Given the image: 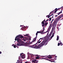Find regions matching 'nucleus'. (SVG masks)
<instances>
[{
	"label": "nucleus",
	"instance_id": "obj_9",
	"mask_svg": "<svg viewBox=\"0 0 63 63\" xmlns=\"http://www.w3.org/2000/svg\"><path fill=\"white\" fill-rule=\"evenodd\" d=\"M32 62H33V63H38V61H37L35 59V60H32Z\"/></svg>",
	"mask_w": 63,
	"mask_h": 63
},
{
	"label": "nucleus",
	"instance_id": "obj_52",
	"mask_svg": "<svg viewBox=\"0 0 63 63\" xmlns=\"http://www.w3.org/2000/svg\"><path fill=\"white\" fill-rule=\"evenodd\" d=\"M50 13H51V12H50V13L49 14V15H50Z\"/></svg>",
	"mask_w": 63,
	"mask_h": 63
},
{
	"label": "nucleus",
	"instance_id": "obj_58",
	"mask_svg": "<svg viewBox=\"0 0 63 63\" xmlns=\"http://www.w3.org/2000/svg\"><path fill=\"white\" fill-rule=\"evenodd\" d=\"M59 8L58 9V10H59Z\"/></svg>",
	"mask_w": 63,
	"mask_h": 63
},
{
	"label": "nucleus",
	"instance_id": "obj_45",
	"mask_svg": "<svg viewBox=\"0 0 63 63\" xmlns=\"http://www.w3.org/2000/svg\"><path fill=\"white\" fill-rule=\"evenodd\" d=\"M23 45V44H21V45L20 46H22Z\"/></svg>",
	"mask_w": 63,
	"mask_h": 63
},
{
	"label": "nucleus",
	"instance_id": "obj_59",
	"mask_svg": "<svg viewBox=\"0 0 63 63\" xmlns=\"http://www.w3.org/2000/svg\"><path fill=\"white\" fill-rule=\"evenodd\" d=\"M16 46L17 47H18L17 46Z\"/></svg>",
	"mask_w": 63,
	"mask_h": 63
},
{
	"label": "nucleus",
	"instance_id": "obj_6",
	"mask_svg": "<svg viewBox=\"0 0 63 63\" xmlns=\"http://www.w3.org/2000/svg\"><path fill=\"white\" fill-rule=\"evenodd\" d=\"M56 23H57V20H54V22L52 24V25L51 26H53V27L55 25V26L56 25Z\"/></svg>",
	"mask_w": 63,
	"mask_h": 63
},
{
	"label": "nucleus",
	"instance_id": "obj_46",
	"mask_svg": "<svg viewBox=\"0 0 63 63\" xmlns=\"http://www.w3.org/2000/svg\"><path fill=\"white\" fill-rule=\"evenodd\" d=\"M28 54H29V53H28Z\"/></svg>",
	"mask_w": 63,
	"mask_h": 63
},
{
	"label": "nucleus",
	"instance_id": "obj_33",
	"mask_svg": "<svg viewBox=\"0 0 63 63\" xmlns=\"http://www.w3.org/2000/svg\"><path fill=\"white\" fill-rule=\"evenodd\" d=\"M42 24H45V23L44 22H43V21L42 22Z\"/></svg>",
	"mask_w": 63,
	"mask_h": 63
},
{
	"label": "nucleus",
	"instance_id": "obj_34",
	"mask_svg": "<svg viewBox=\"0 0 63 63\" xmlns=\"http://www.w3.org/2000/svg\"><path fill=\"white\" fill-rule=\"evenodd\" d=\"M41 38V39H42V40H43V39H44V40H45V39H45V38L43 39V38Z\"/></svg>",
	"mask_w": 63,
	"mask_h": 63
},
{
	"label": "nucleus",
	"instance_id": "obj_42",
	"mask_svg": "<svg viewBox=\"0 0 63 63\" xmlns=\"http://www.w3.org/2000/svg\"><path fill=\"white\" fill-rule=\"evenodd\" d=\"M47 20H46V21H45V22H46V23L47 22Z\"/></svg>",
	"mask_w": 63,
	"mask_h": 63
},
{
	"label": "nucleus",
	"instance_id": "obj_18",
	"mask_svg": "<svg viewBox=\"0 0 63 63\" xmlns=\"http://www.w3.org/2000/svg\"><path fill=\"white\" fill-rule=\"evenodd\" d=\"M49 38H50V37H49V36H48V38L47 39L46 38L45 39V40H47H47H48L49 39Z\"/></svg>",
	"mask_w": 63,
	"mask_h": 63
},
{
	"label": "nucleus",
	"instance_id": "obj_48",
	"mask_svg": "<svg viewBox=\"0 0 63 63\" xmlns=\"http://www.w3.org/2000/svg\"><path fill=\"white\" fill-rule=\"evenodd\" d=\"M47 20V21H48V20H49V19H48Z\"/></svg>",
	"mask_w": 63,
	"mask_h": 63
},
{
	"label": "nucleus",
	"instance_id": "obj_21",
	"mask_svg": "<svg viewBox=\"0 0 63 63\" xmlns=\"http://www.w3.org/2000/svg\"><path fill=\"white\" fill-rule=\"evenodd\" d=\"M47 23H46V22H45V23L44 24V25L45 26H47Z\"/></svg>",
	"mask_w": 63,
	"mask_h": 63
},
{
	"label": "nucleus",
	"instance_id": "obj_25",
	"mask_svg": "<svg viewBox=\"0 0 63 63\" xmlns=\"http://www.w3.org/2000/svg\"><path fill=\"white\" fill-rule=\"evenodd\" d=\"M60 44L61 45V46H62V45H63V44H62V43L61 42L60 43Z\"/></svg>",
	"mask_w": 63,
	"mask_h": 63
},
{
	"label": "nucleus",
	"instance_id": "obj_15",
	"mask_svg": "<svg viewBox=\"0 0 63 63\" xmlns=\"http://www.w3.org/2000/svg\"><path fill=\"white\" fill-rule=\"evenodd\" d=\"M40 58V57L39 56H38V57H36L35 58V59H39Z\"/></svg>",
	"mask_w": 63,
	"mask_h": 63
},
{
	"label": "nucleus",
	"instance_id": "obj_54",
	"mask_svg": "<svg viewBox=\"0 0 63 63\" xmlns=\"http://www.w3.org/2000/svg\"><path fill=\"white\" fill-rule=\"evenodd\" d=\"M52 16H53V14H52Z\"/></svg>",
	"mask_w": 63,
	"mask_h": 63
},
{
	"label": "nucleus",
	"instance_id": "obj_24",
	"mask_svg": "<svg viewBox=\"0 0 63 63\" xmlns=\"http://www.w3.org/2000/svg\"><path fill=\"white\" fill-rule=\"evenodd\" d=\"M54 20V19H52V21H51V23H52V21H53V20Z\"/></svg>",
	"mask_w": 63,
	"mask_h": 63
},
{
	"label": "nucleus",
	"instance_id": "obj_62",
	"mask_svg": "<svg viewBox=\"0 0 63 63\" xmlns=\"http://www.w3.org/2000/svg\"><path fill=\"white\" fill-rule=\"evenodd\" d=\"M45 19H44V20H45Z\"/></svg>",
	"mask_w": 63,
	"mask_h": 63
},
{
	"label": "nucleus",
	"instance_id": "obj_47",
	"mask_svg": "<svg viewBox=\"0 0 63 63\" xmlns=\"http://www.w3.org/2000/svg\"><path fill=\"white\" fill-rule=\"evenodd\" d=\"M55 58H57V56H55Z\"/></svg>",
	"mask_w": 63,
	"mask_h": 63
},
{
	"label": "nucleus",
	"instance_id": "obj_31",
	"mask_svg": "<svg viewBox=\"0 0 63 63\" xmlns=\"http://www.w3.org/2000/svg\"><path fill=\"white\" fill-rule=\"evenodd\" d=\"M46 56H41V57H46Z\"/></svg>",
	"mask_w": 63,
	"mask_h": 63
},
{
	"label": "nucleus",
	"instance_id": "obj_11",
	"mask_svg": "<svg viewBox=\"0 0 63 63\" xmlns=\"http://www.w3.org/2000/svg\"><path fill=\"white\" fill-rule=\"evenodd\" d=\"M22 54L21 53L20 55V56L22 58H23V59H24V58H25V56L24 55H22V54Z\"/></svg>",
	"mask_w": 63,
	"mask_h": 63
},
{
	"label": "nucleus",
	"instance_id": "obj_16",
	"mask_svg": "<svg viewBox=\"0 0 63 63\" xmlns=\"http://www.w3.org/2000/svg\"><path fill=\"white\" fill-rule=\"evenodd\" d=\"M48 17V18H49L50 17V15H47V16H46V17Z\"/></svg>",
	"mask_w": 63,
	"mask_h": 63
},
{
	"label": "nucleus",
	"instance_id": "obj_20",
	"mask_svg": "<svg viewBox=\"0 0 63 63\" xmlns=\"http://www.w3.org/2000/svg\"><path fill=\"white\" fill-rule=\"evenodd\" d=\"M53 36H51V37H50V38H51V39H49V41H50V40L52 38V37H53Z\"/></svg>",
	"mask_w": 63,
	"mask_h": 63
},
{
	"label": "nucleus",
	"instance_id": "obj_2",
	"mask_svg": "<svg viewBox=\"0 0 63 63\" xmlns=\"http://www.w3.org/2000/svg\"><path fill=\"white\" fill-rule=\"evenodd\" d=\"M20 39L23 38V37L21 35H19L17 36L16 37L15 40L16 41H17V42L19 44H22V40L20 39Z\"/></svg>",
	"mask_w": 63,
	"mask_h": 63
},
{
	"label": "nucleus",
	"instance_id": "obj_29",
	"mask_svg": "<svg viewBox=\"0 0 63 63\" xmlns=\"http://www.w3.org/2000/svg\"><path fill=\"white\" fill-rule=\"evenodd\" d=\"M26 28V27L25 26H24L22 28H23V29H25Z\"/></svg>",
	"mask_w": 63,
	"mask_h": 63
},
{
	"label": "nucleus",
	"instance_id": "obj_55",
	"mask_svg": "<svg viewBox=\"0 0 63 63\" xmlns=\"http://www.w3.org/2000/svg\"><path fill=\"white\" fill-rule=\"evenodd\" d=\"M52 15H50V16H52Z\"/></svg>",
	"mask_w": 63,
	"mask_h": 63
},
{
	"label": "nucleus",
	"instance_id": "obj_8",
	"mask_svg": "<svg viewBox=\"0 0 63 63\" xmlns=\"http://www.w3.org/2000/svg\"><path fill=\"white\" fill-rule=\"evenodd\" d=\"M55 10H54L53 11H52L51 12V13H53V12H54V13H56V12L58 11V9H57V8H56L55 9Z\"/></svg>",
	"mask_w": 63,
	"mask_h": 63
},
{
	"label": "nucleus",
	"instance_id": "obj_36",
	"mask_svg": "<svg viewBox=\"0 0 63 63\" xmlns=\"http://www.w3.org/2000/svg\"><path fill=\"white\" fill-rule=\"evenodd\" d=\"M49 31L47 33V35H48V33H49Z\"/></svg>",
	"mask_w": 63,
	"mask_h": 63
},
{
	"label": "nucleus",
	"instance_id": "obj_43",
	"mask_svg": "<svg viewBox=\"0 0 63 63\" xmlns=\"http://www.w3.org/2000/svg\"><path fill=\"white\" fill-rule=\"evenodd\" d=\"M58 16V15H56V16H55V17H56V16Z\"/></svg>",
	"mask_w": 63,
	"mask_h": 63
},
{
	"label": "nucleus",
	"instance_id": "obj_1",
	"mask_svg": "<svg viewBox=\"0 0 63 63\" xmlns=\"http://www.w3.org/2000/svg\"><path fill=\"white\" fill-rule=\"evenodd\" d=\"M47 39H45L44 40L43 42H41L40 44H38V45H36L35 46L33 47L34 48H40L41 47H42V46H44L45 44L47 43Z\"/></svg>",
	"mask_w": 63,
	"mask_h": 63
},
{
	"label": "nucleus",
	"instance_id": "obj_41",
	"mask_svg": "<svg viewBox=\"0 0 63 63\" xmlns=\"http://www.w3.org/2000/svg\"><path fill=\"white\" fill-rule=\"evenodd\" d=\"M36 56H38V55H36Z\"/></svg>",
	"mask_w": 63,
	"mask_h": 63
},
{
	"label": "nucleus",
	"instance_id": "obj_35",
	"mask_svg": "<svg viewBox=\"0 0 63 63\" xmlns=\"http://www.w3.org/2000/svg\"><path fill=\"white\" fill-rule=\"evenodd\" d=\"M54 32H53V34H52V36H54Z\"/></svg>",
	"mask_w": 63,
	"mask_h": 63
},
{
	"label": "nucleus",
	"instance_id": "obj_61",
	"mask_svg": "<svg viewBox=\"0 0 63 63\" xmlns=\"http://www.w3.org/2000/svg\"><path fill=\"white\" fill-rule=\"evenodd\" d=\"M59 42H61V41H59Z\"/></svg>",
	"mask_w": 63,
	"mask_h": 63
},
{
	"label": "nucleus",
	"instance_id": "obj_60",
	"mask_svg": "<svg viewBox=\"0 0 63 63\" xmlns=\"http://www.w3.org/2000/svg\"><path fill=\"white\" fill-rule=\"evenodd\" d=\"M18 60H17V62H18Z\"/></svg>",
	"mask_w": 63,
	"mask_h": 63
},
{
	"label": "nucleus",
	"instance_id": "obj_40",
	"mask_svg": "<svg viewBox=\"0 0 63 63\" xmlns=\"http://www.w3.org/2000/svg\"><path fill=\"white\" fill-rule=\"evenodd\" d=\"M1 53H2V52H1V51H0V54H1Z\"/></svg>",
	"mask_w": 63,
	"mask_h": 63
},
{
	"label": "nucleus",
	"instance_id": "obj_30",
	"mask_svg": "<svg viewBox=\"0 0 63 63\" xmlns=\"http://www.w3.org/2000/svg\"><path fill=\"white\" fill-rule=\"evenodd\" d=\"M14 48H16V45H14Z\"/></svg>",
	"mask_w": 63,
	"mask_h": 63
},
{
	"label": "nucleus",
	"instance_id": "obj_7",
	"mask_svg": "<svg viewBox=\"0 0 63 63\" xmlns=\"http://www.w3.org/2000/svg\"><path fill=\"white\" fill-rule=\"evenodd\" d=\"M36 37H37L36 36V37L34 38L33 39V40L32 41V42H30V44H32V43H33V42H35V41H36V39H37Z\"/></svg>",
	"mask_w": 63,
	"mask_h": 63
},
{
	"label": "nucleus",
	"instance_id": "obj_28",
	"mask_svg": "<svg viewBox=\"0 0 63 63\" xmlns=\"http://www.w3.org/2000/svg\"><path fill=\"white\" fill-rule=\"evenodd\" d=\"M24 36H28V34H26V35H24Z\"/></svg>",
	"mask_w": 63,
	"mask_h": 63
},
{
	"label": "nucleus",
	"instance_id": "obj_19",
	"mask_svg": "<svg viewBox=\"0 0 63 63\" xmlns=\"http://www.w3.org/2000/svg\"><path fill=\"white\" fill-rule=\"evenodd\" d=\"M59 37H58V36H57V41H58V40H59Z\"/></svg>",
	"mask_w": 63,
	"mask_h": 63
},
{
	"label": "nucleus",
	"instance_id": "obj_63",
	"mask_svg": "<svg viewBox=\"0 0 63 63\" xmlns=\"http://www.w3.org/2000/svg\"><path fill=\"white\" fill-rule=\"evenodd\" d=\"M31 56H32V55Z\"/></svg>",
	"mask_w": 63,
	"mask_h": 63
},
{
	"label": "nucleus",
	"instance_id": "obj_3",
	"mask_svg": "<svg viewBox=\"0 0 63 63\" xmlns=\"http://www.w3.org/2000/svg\"><path fill=\"white\" fill-rule=\"evenodd\" d=\"M48 57V58H49V59H47V60H48V61H50V62H54V61H53L52 60H53V59H51L50 58H52V57L51 56L49 55L47 56V57H46V58H41V59H47V57Z\"/></svg>",
	"mask_w": 63,
	"mask_h": 63
},
{
	"label": "nucleus",
	"instance_id": "obj_5",
	"mask_svg": "<svg viewBox=\"0 0 63 63\" xmlns=\"http://www.w3.org/2000/svg\"><path fill=\"white\" fill-rule=\"evenodd\" d=\"M41 39L42 38H40V39L38 40L37 43L35 44L34 45H33V47H35V46L36 45H39V44H40V43L41 42V41H40V40H41Z\"/></svg>",
	"mask_w": 63,
	"mask_h": 63
},
{
	"label": "nucleus",
	"instance_id": "obj_10",
	"mask_svg": "<svg viewBox=\"0 0 63 63\" xmlns=\"http://www.w3.org/2000/svg\"><path fill=\"white\" fill-rule=\"evenodd\" d=\"M51 24H50V26H49V27L48 28V31H47V32H43V34H45V33H47V32H48V30H49V29H50L51 28Z\"/></svg>",
	"mask_w": 63,
	"mask_h": 63
},
{
	"label": "nucleus",
	"instance_id": "obj_37",
	"mask_svg": "<svg viewBox=\"0 0 63 63\" xmlns=\"http://www.w3.org/2000/svg\"><path fill=\"white\" fill-rule=\"evenodd\" d=\"M25 63H29L28 62H26Z\"/></svg>",
	"mask_w": 63,
	"mask_h": 63
},
{
	"label": "nucleus",
	"instance_id": "obj_27",
	"mask_svg": "<svg viewBox=\"0 0 63 63\" xmlns=\"http://www.w3.org/2000/svg\"><path fill=\"white\" fill-rule=\"evenodd\" d=\"M52 18L51 17L49 18V21H50V20H51Z\"/></svg>",
	"mask_w": 63,
	"mask_h": 63
},
{
	"label": "nucleus",
	"instance_id": "obj_53",
	"mask_svg": "<svg viewBox=\"0 0 63 63\" xmlns=\"http://www.w3.org/2000/svg\"><path fill=\"white\" fill-rule=\"evenodd\" d=\"M52 18H53V16H52Z\"/></svg>",
	"mask_w": 63,
	"mask_h": 63
},
{
	"label": "nucleus",
	"instance_id": "obj_57",
	"mask_svg": "<svg viewBox=\"0 0 63 63\" xmlns=\"http://www.w3.org/2000/svg\"><path fill=\"white\" fill-rule=\"evenodd\" d=\"M14 45H12V46H14Z\"/></svg>",
	"mask_w": 63,
	"mask_h": 63
},
{
	"label": "nucleus",
	"instance_id": "obj_38",
	"mask_svg": "<svg viewBox=\"0 0 63 63\" xmlns=\"http://www.w3.org/2000/svg\"><path fill=\"white\" fill-rule=\"evenodd\" d=\"M52 30H53V31L54 30V29H53V27L52 28Z\"/></svg>",
	"mask_w": 63,
	"mask_h": 63
},
{
	"label": "nucleus",
	"instance_id": "obj_23",
	"mask_svg": "<svg viewBox=\"0 0 63 63\" xmlns=\"http://www.w3.org/2000/svg\"><path fill=\"white\" fill-rule=\"evenodd\" d=\"M17 45L18 46H20V44H19V43H17Z\"/></svg>",
	"mask_w": 63,
	"mask_h": 63
},
{
	"label": "nucleus",
	"instance_id": "obj_13",
	"mask_svg": "<svg viewBox=\"0 0 63 63\" xmlns=\"http://www.w3.org/2000/svg\"><path fill=\"white\" fill-rule=\"evenodd\" d=\"M51 34H52V32H51L50 33V34H49V36L48 37H50L51 36Z\"/></svg>",
	"mask_w": 63,
	"mask_h": 63
},
{
	"label": "nucleus",
	"instance_id": "obj_22",
	"mask_svg": "<svg viewBox=\"0 0 63 63\" xmlns=\"http://www.w3.org/2000/svg\"><path fill=\"white\" fill-rule=\"evenodd\" d=\"M42 26H44V28H45V24H42Z\"/></svg>",
	"mask_w": 63,
	"mask_h": 63
},
{
	"label": "nucleus",
	"instance_id": "obj_4",
	"mask_svg": "<svg viewBox=\"0 0 63 63\" xmlns=\"http://www.w3.org/2000/svg\"><path fill=\"white\" fill-rule=\"evenodd\" d=\"M44 27V28H43V31H42L41 32H37L36 34V37H37V35H38V33H41V34H43V32H44V30H45V27Z\"/></svg>",
	"mask_w": 63,
	"mask_h": 63
},
{
	"label": "nucleus",
	"instance_id": "obj_44",
	"mask_svg": "<svg viewBox=\"0 0 63 63\" xmlns=\"http://www.w3.org/2000/svg\"><path fill=\"white\" fill-rule=\"evenodd\" d=\"M47 43H46L45 44V46H46V45H47Z\"/></svg>",
	"mask_w": 63,
	"mask_h": 63
},
{
	"label": "nucleus",
	"instance_id": "obj_12",
	"mask_svg": "<svg viewBox=\"0 0 63 63\" xmlns=\"http://www.w3.org/2000/svg\"><path fill=\"white\" fill-rule=\"evenodd\" d=\"M61 18V16H60L58 17V19H60V18Z\"/></svg>",
	"mask_w": 63,
	"mask_h": 63
},
{
	"label": "nucleus",
	"instance_id": "obj_49",
	"mask_svg": "<svg viewBox=\"0 0 63 63\" xmlns=\"http://www.w3.org/2000/svg\"><path fill=\"white\" fill-rule=\"evenodd\" d=\"M46 23L47 24H48V22H47Z\"/></svg>",
	"mask_w": 63,
	"mask_h": 63
},
{
	"label": "nucleus",
	"instance_id": "obj_51",
	"mask_svg": "<svg viewBox=\"0 0 63 63\" xmlns=\"http://www.w3.org/2000/svg\"><path fill=\"white\" fill-rule=\"evenodd\" d=\"M22 26V25H20V27H21V26Z\"/></svg>",
	"mask_w": 63,
	"mask_h": 63
},
{
	"label": "nucleus",
	"instance_id": "obj_50",
	"mask_svg": "<svg viewBox=\"0 0 63 63\" xmlns=\"http://www.w3.org/2000/svg\"><path fill=\"white\" fill-rule=\"evenodd\" d=\"M61 8H63V6L61 7Z\"/></svg>",
	"mask_w": 63,
	"mask_h": 63
},
{
	"label": "nucleus",
	"instance_id": "obj_39",
	"mask_svg": "<svg viewBox=\"0 0 63 63\" xmlns=\"http://www.w3.org/2000/svg\"><path fill=\"white\" fill-rule=\"evenodd\" d=\"M43 21V22H45V21H46V20H44Z\"/></svg>",
	"mask_w": 63,
	"mask_h": 63
},
{
	"label": "nucleus",
	"instance_id": "obj_17",
	"mask_svg": "<svg viewBox=\"0 0 63 63\" xmlns=\"http://www.w3.org/2000/svg\"><path fill=\"white\" fill-rule=\"evenodd\" d=\"M62 13V11H61L60 12H59V13H57L58 15H59L60 14Z\"/></svg>",
	"mask_w": 63,
	"mask_h": 63
},
{
	"label": "nucleus",
	"instance_id": "obj_26",
	"mask_svg": "<svg viewBox=\"0 0 63 63\" xmlns=\"http://www.w3.org/2000/svg\"><path fill=\"white\" fill-rule=\"evenodd\" d=\"M57 59H56V58H54V59H53V60H56Z\"/></svg>",
	"mask_w": 63,
	"mask_h": 63
},
{
	"label": "nucleus",
	"instance_id": "obj_14",
	"mask_svg": "<svg viewBox=\"0 0 63 63\" xmlns=\"http://www.w3.org/2000/svg\"><path fill=\"white\" fill-rule=\"evenodd\" d=\"M23 40V41L25 42V41H26V40H28V38H26V39H24Z\"/></svg>",
	"mask_w": 63,
	"mask_h": 63
},
{
	"label": "nucleus",
	"instance_id": "obj_56",
	"mask_svg": "<svg viewBox=\"0 0 63 63\" xmlns=\"http://www.w3.org/2000/svg\"><path fill=\"white\" fill-rule=\"evenodd\" d=\"M29 40H31V38H29Z\"/></svg>",
	"mask_w": 63,
	"mask_h": 63
},
{
	"label": "nucleus",
	"instance_id": "obj_32",
	"mask_svg": "<svg viewBox=\"0 0 63 63\" xmlns=\"http://www.w3.org/2000/svg\"><path fill=\"white\" fill-rule=\"evenodd\" d=\"M60 43H59L58 45V46H60Z\"/></svg>",
	"mask_w": 63,
	"mask_h": 63
}]
</instances>
